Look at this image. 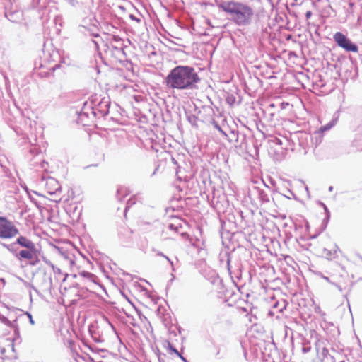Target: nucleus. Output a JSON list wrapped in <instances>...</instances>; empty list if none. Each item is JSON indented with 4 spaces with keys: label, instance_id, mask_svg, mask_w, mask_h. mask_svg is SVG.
<instances>
[{
    "label": "nucleus",
    "instance_id": "4468645a",
    "mask_svg": "<svg viewBox=\"0 0 362 362\" xmlns=\"http://www.w3.org/2000/svg\"><path fill=\"white\" fill-rule=\"evenodd\" d=\"M244 356L246 358V356H247V353L246 352L244 353Z\"/></svg>",
    "mask_w": 362,
    "mask_h": 362
},
{
    "label": "nucleus",
    "instance_id": "7ed1b4c3",
    "mask_svg": "<svg viewBox=\"0 0 362 362\" xmlns=\"http://www.w3.org/2000/svg\"><path fill=\"white\" fill-rule=\"evenodd\" d=\"M18 234L16 226L6 218L0 216V238L11 239Z\"/></svg>",
    "mask_w": 362,
    "mask_h": 362
},
{
    "label": "nucleus",
    "instance_id": "f03ea898",
    "mask_svg": "<svg viewBox=\"0 0 362 362\" xmlns=\"http://www.w3.org/2000/svg\"><path fill=\"white\" fill-rule=\"evenodd\" d=\"M220 7L229 13L231 19L238 25L247 24L253 15L252 9L250 6L240 2H224Z\"/></svg>",
    "mask_w": 362,
    "mask_h": 362
},
{
    "label": "nucleus",
    "instance_id": "423d86ee",
    "mask_svg": "<svg viewBox=\"0 0 362 362\" xmlns=\"http://www.w3.org/2000/svg\"><path fill=\"white\" fill-rule=\"evenodd\" d=\"M35 250H21L18 254L17 255V257L18 259H27L30 260V264L32 266H35L37 263H39V259L37 256H35L33 253Z\"/></svg>",
    "mask_w": 362,
    "mask_h": 362
},
{
    "label": "nucleus",
    "instance_id": "0eeeda50",
    "mask_svg": "<svg viewBox=\"0 0 362 362\" xmlns=\"http://www.w3.org/2000/svg\"><path fill=\"white\" fill-rule=\"evenodd\" d=\"M75 197V193L72 188H68L65 194L57 196L55 198H51L50 199L55 202H69Z\"/></svg>",
    "mask_w": 362,
    "mask_h": 362
},
{
    "label": "nucleus",
    "instance_id": "39448f33",
    "mask_svg": "<svg viewBox=\"0 0 362 362\" xmlns=\"http://www.w3.org/2000/svg\"><path fill=\"white\" fill-rule=\"evenodd\" d=\"M45 191L52 196V198L60 196L62 190L58 180L54 177H47L45 180Z\"/></svg>",
    "mask_w": 362,
    "mask_h": 362
},
{
    "label": "nucleus",
    "instance_id": "20e7f679",
    "mask_svg": "<svg viewBox=\"0 0 362 362\" xmlns=\"http://www.w3.org/2000/svg\"><path fill=\"white\" fill-rule=\"evenodd\" d=\"M335 42L337 45L343 49H344L346 52H357L358 48L356 45L354 44L349 38L346 37L341 32H337L333 37Z\"/></svg>",
    "mask_w": 362,
    "mask_h": 362
},
{
    "label": "nucleus",
    "instance_id": "1a4fd4ad",
    "mask_svg": "<svg viewBox=\"0 0 362 362\" xmlns=\"http://www.w3.org/2000/svg\"><path fill=\"white\" fill-rule=\"evenodd\" d=\"M322 255L327 259L332 260L337 257V251L335 248L333 249H324Z\"/></svg>",
    "mask_w": 362,
    "mask_h": 362
},
{
    "label": "nucleus",
    "instance_id": "f257e3e1",
    "mask_svg": "<svg viewBox=\"0 0 362 362\" xmlns=\"http://www.w3.org/2000/svg\"><path fill=\"white\" fill-rule=\"evenodd\" d=\"M194 69L188 66H177L170 71L165 78L168 88L172 89H192L199 81Z\"/></svg>",
    "mask_w": 362,
    "mask_h": 362
},
{
    "label": "nucleus",
    "instance_id": "ddd939ff",
    "mask_svg": "<svg viewBox=\"0 0 362 362\" xmlns=\"http://www.w3.org/2000/svg\"><path fill=\"white\" fill-rule=\"evenodd\" d=\"M275 140H276V144H281V140H280V139H279L276 138V139H275Z\"/></svg>",
    "mask_w": 362,
    "mask_h": 362
},
{
    "label": "nucleus",
    "instance_id": "9b49d317",
    "mask_svg": "<svg viewBox=\"0 0 362 362\" xmlns=\"http://www.w3.org/2000/svg\"><path fill=\"white\" fill-rule=\"evenodd\" d=\"M171 350L175 353L178 356H180V358H182V356L180 355V354L179 353V351L175 349V348H171Z\"/></svg>",
    "mask_w": 362,
    "mask_h": 362
},
{
    "label": "nucleus",
    "instance_id": "6e6552de",
    "mask_svg": "<svg viewBox=\"0 0 362 362\" xmlns=\"http://www.w3.org/2000/svg\"><path fill=\"white\" fill-rule=\"evenodd\" d=\"M16 242L18 245H20L22 247H24L30 250H35V243L32 240L27 238L26 237L19 236L17 238Z\"/></svg>",
    "mask_w": 362,
    "mask_h": 362
},
{
    "label": "nucleus",
    "instance_id": "9d476101",
    "mask_svg": "<svg viewBox=\"0 0 362 362\" xmlns=\"http://www.w3.org/2000/svg\"><path fill=\"white\" fill-rule=\"evenodd\" d=\"M84 276H87L88 279H90L93 283H95V281L93 280L95 276L90 273L83 274Z\"/></svg>",
    "mask_w": 362,
    "mask_h": 362
},
{
    "label": "nucleus",
    "instance_id": "f8f14e48",
    "mask_svg": "<svg viewBox=\"0 0 362 362\" xmlns=\"http://www.w3.org/2000/svg\"><path fill=\"white\" fill-rule=\"evenodd\" d=\"M312 16V12L310 11H308L306 13H305V17L307 19H309Z\"/></svg>",
    "mask_w": 362,
    "mask_h": 362
}]
</instances>
